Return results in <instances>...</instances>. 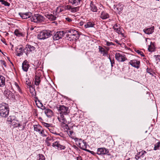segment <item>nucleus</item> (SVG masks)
<instances>
[{"instance_id":"obj_1","label":"nucleus","mask_w":160,"mask_h":160,"mask_svg":"<svg viewBox=\"0 0 160 160\" xmlns=\"http://www.w3.org/2000/svg\"><path fill=\"white\" fill-rule=\"evenodd\" d=\"M57 108L60 112V117L58 118L59 121L65 124L66 121L63 115H66L69 113L68 108L64 105H59V107H57Z\"/></svg>"},{"instance_id":"obj_2","label":"nucleus","mask_w":160,"mask_h":160,"mask_svg":"<svg viewBox=\"0 0 160 160\" xmlns=\"http://www.w3.org/2000/svg\"><path fill=\"white\" fill-rule=\"evenodd\" d=\"M9 109L8 105L4 103L0 105V115L4 118L7 117L8 115Z\"/></svg>"},{"instance_id":"obj_3","label":"nucleus","mask_w":160,"mask_h":160,"mask_svg":"<svg viewBox=\"0 0 160 160\" xmlns=\"http://www.w3.org/2000/svg\"><path fill=\"white\" fill-rule=\"evenodd\" d=\"M44 17L39 14H34L32 15L30 18L32 22L37 23L42 22L44 21Z\"/></svg>"},{"instance_id":"obj_4","label":"nucleus","mask_w":160,"mask_h":160,"mask_svg":"<svg viewBox=\"0 0 160 160\" xmlns=\"http://www.w3.org/2000/svg\"><path fill=\"white\" fill-rule=\"evenodd\" d=\"M52 32L50 31L43 30L40 32L38 35L39 39H44L50 37L52 35Z\"/></svg>"},{"instance_id":"obj_5","label":"nucleus","mask_w":160,"mask_h":160,"mask_svg":"<svg viewBox=\"0 0 160 160\" xmlns=\"http://www.w3.org/2000/svg\"><path fill=\"white\" fill-rule=\"evenodd\" d=\"M115 58L118 62H123L127 60V58L125 55L119 53H116Z\"/></svg>"},{"instance_id":"obj_6","label":"nucleus","mask_w":160,"mask_h":160,"mask_svg":"<svg viewBox=\"0 0 160 160\" xmlns=\"http://www.w3.org/2000/svg\"><path fill=\"white\" fill-rule=\"evenodd\" d=\"M36 48L35 46L30 44H28L26 45L25 49V53L27 55L30 52H32L35 51Z\"/></svg>"},{"instance_id":"obj_7","label":"nucleus","mask_w":160,"mask_h":160,"mask_svg":"<svg viewBox=\"0 0 160 160\" xmlns=\"http://www.w3.org/2000/svg\"><path fill=\"white\" fill-rule=\"evenodd\" d=\"M64 35V31H61L57 32L53 36V38L54 40H57L61 39Z\"/></svg>"},{"instance_id":"obj_8","label":"nucleus","mask_w":160,"mask_h":160,"mask_svg":"<svg viewBox=\"0 0 160 160\" xmlns=\"http://www.w3.org/2000/svg\"><path fill=\"white\" fill-rule=\"evenodd\" d=\"M19 15L23 19H28V21H30V18L32 17V13L30 12H28L26 13L19 12Z\"/></svg>"},{"instance_id":"obj_9","label":"nucleus","mask_w":160,"mask_h":160,"mask_svg":"<svg viewBox=\"0 0 160 160\" xmlns=\"http://www.w3.org/2000/svg\"><path fill=\"white\" fill-rule=\"evenodd\" d=\"M112 29L118 34H120L123 36V33H122V29L120 28L119 24L116 23L113 25L112 27Z\"/></svg>"},{"instance_id":"obj_10","label":"nucleus","mask_w":160,"mask_h":160,"mask_svg":"<svg viewBox=\"0 0 160 160\" xmlns=\"http://www.w3.org/2000/svg\"><path fill=\"white\" fill-rule=\"evenodd\" d=\"M109 152L108 149L104 148H98L97 150V153L99 155L107 154Z\"/></svg>"},{"instance_id":"obj_11","label":"nucleus","mask_w":160,"mask_h":160,"mask_svg":"<svg viewBox=\"0 0 160 160\" xmlns=\"http://www.w3.org/2000/svg\"><path fill=\"white\" fill-rule=\"evenodd\" d=\"M15 50L17 53V56L19 57L22 55L25 51V48H23L22 46H18L16 48Z\"/></svg>"},{"instance_id":"obj_12","label":"nucleus","mask_w":160,"mask_h":160,"mask_svg":"<svg viewBox=\"0 0 160 160\" xmlns=\"http://www.w3.org/2000/svg\"><path fill=\"white\" fill-rule=\"evenodd\" d=\"M129 63L132 67L137 69L140 67V61L135 59L130 60Z\"/></svg>"},{"instance_id":"obj_13","label":"nucleus","mask_w":160,"mask_h":160,"mask_svg":"<svg viewBox=\"0 0 160 160\" xmlns=\"http://www.w3.org/2000/svg\"><path fill=\"white\" fill-rule=\"evenodd\" d=\"M63 8L64 9L69 10L72 12H76L78 11L79 9V7L72 8L71 6L69 5L65 6Z\"/></svg>"},{"instance_id":"obj_14","label":"nucleus","mask_w":160,"mask_h":160,"mask_svg":"<svg viewBox=\"0 0 160 160\" xmlns=\"http://www.w3.org/2000/svg\"><path fill=\"white\" fill-rule=\"evenodd\" d=\"M52 146L54 148H57L58 149L60 150H64L66 148V147L65 146L61 144L58 141H56L53 143Z\"/></svg>"},{"instance_id":"obj_15","label":"nucleus","mask_w":160,"mask_h":160,"mask_svg":"<svg viewBox=\"0 0 160 160\" xmlns=\"http://www.w3.org/2000/svg\"><path fill=\"white\" fill-rule=\"evenodd\" d=\"M29 67V64L27 60H25L23 62L22 64V68L24 71L27 72Z\"/></svg>"},{"instance_id":"obj_16","label":"nucleus","mask_w":160,"mask_h":160,"mask_svg":"<svg viewBox=\"0 0 160 160\" xmlns=\"http://www.w3.org/2000/svg\"><path fill=\"white\" fill-rule=\"evenodd\" d=\"M4 94L6 96V97L8 99H10L11 96L13 98H15V97L14 95H12L13 94L12 92L7 89L5 90L4 92Z\"/></svg>"},{"instance_id":"obj_17","label":"nucleus","mask_w":160,"mask_h":160,"mask_svg":"<svg viewBox=\"0 0 160 160\" xmlns=\"http://www.w3.org/2000/svg\"><path fill=\"white\" fill-rule=\"evenodd\" d=\"M154 27L152 26L149 28H146L143 29V32L147 34H150L154 32Z\"/></svg>"},{"instance_id":"obj_18","label":"nucleus","mask_w":160,"mask_h":160,"mask_svg":"<svg viewBox=\"0 0 160 160\" xmlns=\"http://www.w3.org/2000/svg\"><path fill=\"white\" fill-rule=\"evenodd\" d=\"M77 32L76 30L74 29H70L67 30L65 32H64V35L66 34V36L69 38H70V35H72L75 34Z\"/></svg>"},{"instance_id":"obj_19","label":"nucleus","mask_w":160,"mask_h":160,"mask_svg":"<svg viewBox=\"0 0 160 160\" xmlns=\"http://www.w3.org/2000/svg\"><path fill=\"white\" fill-rule=\"evenodd\" d=\"M70 38H69L71 39H70V41H75L78 39L79 37V35L78 32L77 31L76 33H75L74 34L70 35Z\"/></svg>"},{"instance_id":"obj_20","label":"nucleus","mask_w":160,"mask_h":160,"mask_svg":"<svg viewBox=\"0 0 160 160\" xmlns=\"http://www.w3.org/2000/svg\"><path fill=\"white\" fill-rule=\"evenodd\" d=\"M82 0H69V2L72 5L78 6L80 5Z\"/></svg>"},{"instance_id":"obj_21","label":"nucleus","mask_w":160,"mask_h":160,"mask_svg":"<svg viewBox=\"0 0 160 160\" xmlns=\"http://www.w3.org/2000/svg\"><path fill=\"white\" fill-rule=\"evenodd\" d=\"M100 17L102 19L104 20L108 18L109 17V15L106 12L103 11L101 12Z\"/></svg>"},{"instance_id":"obj_22","label":"nucleus","mask_w":160,"mask_h":160,"mask_svg":"<svg viewBox=\"0 0 160 160\" xmlns=\"http://www.w3.org/2000/svg\"><path fill=\"white\" fill-rule=\"evenodd\" d=\"M5 78L3 76L0 75V87H3L5 85Z\"/></svg>"},{"instance_id":"obj_23","label":"nucleus","mask_w":160,"mask_h":160,"mask_svg":"<svg viewBox=\"0 0 160 160\" xmlns=\"http://www.w3.org/2000/svg\"><path fill=\"white\" fill-rule=\"evenodd\" d=\"M90 7L91 10L93 12H95L97 11V8L96 6L93 4V2L92 1L91 2Z\"/></svg>"},{"instance_id":"obj_24","label":"nucleus","mask_w":160,"mask_h":160,"mask_svg":"<svg viewBox=\"0 0 160 160\" xmlns=\"http://www.w3.org/2000/svg\"><path fill=\"white\" fill-rule=\"evenodd\" d=\"M40 76L37 75L35 76V80L34 81L35 84L37 86H38L41 82Z\"/></svg>"},{"instance_id":"obj_25","label":"nucleus","mask_w":160,"mask_h":160,"mask_svg":"<svg viewBox=\"0 0 160 160\" xmlns=\"http://www.w3.org/2000/svg\"><path fill=\"white\" fill-rule=\"evenodd\" d=\"M45 113L48 117H51L53 114L52 110L49 109L47 108L44 111Z\"/></svg>"},{"instance_id":"obj_26","label":"nucleus","mask_w":160,"mask_h":160,"mask_svg":"<svg viewBox=\"0 0 160 160\" xmlns=\"http://www.w3.org/2000/svg\"><path fill=\"white\" fill-rule=\"evenodd\" d=\"M45 15L46 17L51 21L55 20L56 18V17L52 14H47Z\"/></svg>"},{"instance_id":"obj_27","label":"nucleus","mask_w":160,"mask_h":160,"mask_svg":"<svg viewBox=\"0 0 160 160\" xmlns=\"http://www.w3.org/2000/svg\"><path fill=\"white\" fill-rule=\"evenodd\" d=\"M34 129L35 131L40 132L42 130V127L39 125H33Z\"/></svg>"},{"instance_id":"obj_28","label":"nucleus","mask_w":160,"mask_h":160,"mask_svg":"<svg viewBox=\"0 0 160 160\" xmlns=\"http://www.w3.org/2000/svg\"><path fill=\"white\" fill-rule=\"evenodd\" d=\"M123 7V5L120 3H119L116 6V9L119 12H121L122 10Z\"/></svg>"},{"instance_id":"obj_29","label":"nucleus","mask_w":160,"mask_h":160,"mask_svg":"<svg viewBox=\"0 0 160 160\" xmlns=\"http://www.w3.org/2000/svg\"><path fill=\"white\" fill-rule=\"evenodd\" d=\"M94 25L95 24L93 22H88L85 25L84 27L86 28H92L93 27Z\"/></svg>"},{"instance_id":"obj_30","label":"nucleus","mask_w":160,"mask_h":160,"mask_svg":"<svg viewBox=\"0 0 160 160\" xmlns=\"http://www.w3.org/2000/svg\"><path fill=\"white\" fill-rule=\"evenodd\" d=\"M14 33L16 36L18 37L22 36L23 35V34L17 29L15 30Z\"/></svg>"},{"instance_id":"obj_31","label":"nucleus","mask_w":160,"mask_h":160,"mask_svg":"<svg viewBox=\"0 0 160 160\" xmlns=\"http://www.w3.org/2000/svg\"><path fill=\"white\" fill-rule=\"evenodd\" d=\"M99 51L103 54V55H105L106 54V51L105 49L102 47L99 46Z\"/></svg>"},{"instance_id":"obj_32","label":"nucleus","mask_w":160,"mask_h":160,"mask_svg":"<svg viewBox=\"0 0 160 160\" xmlns=\"http://www.w3.org/2000/svg\"><path fill=\"white\" fill-rule=\"evenodd\" d=\"M15 117L14 116H10L7 118V121L8 122H12L13 121H15Z\"/></svg>"},{"instance_id":"obj_33","label":"nucleus","mask_w":160,"mask_h":160,"mask_svg":"<svg viewBox=\"0 0 160 160\" xmlns=\"http://www.w3.org/2000/svg\"><path fill=\"white\" fill-rule=\"evenodd\" d=\"M147 152L145 151L142 150L141 152H139L138 153L141 158H143L144 157L145 154Z\"/></svg>"},{"instance_id":"obj_34","label":"nucleus","mask_w":160,"mask_h":160,"mask_svg":"<svg viewBox=\"0 0 160 160\" xmlns=\"http://www.w3.org/2000/svg\"><path fill=\"white\" fill-rule=\"evenodd\" d=\"M87 146H83L82 147H80V148L88 152H90L91 154H92L94 153L93 151H91L89 150L86 149Z\"/></svg>"},{"instance_id":"obj_35","label":"nucleus","mask_w":160,"mask_h":160,"mask_svg":"<svg viewBox=\"0 0 160 160\" xmlns=\"http://www.w3.org/2000/svg\"><path fill=\"white\" fill-rule=\"evenodd\" d=\"M38 160H45V158L44 155L42 154H39Z\"/></svg>"},{"instance_id":"obj_36","label":"nucleus","mask_w":160,"mask_h":160,"mask_svg":"<svg viewBox=\"0 0 160 160\" xmlns=\"http://www.w3.org/2000/svg\"><path fill=\"white\" fill-rule=\"evenodd\" d=\"M160 142H158L157 143H156L154 146V150H156L158 149L160 146Z\"/></svg>"},{"instance_id":"obj_37","label":"nucleus","mask_w":160,"mask_h":160,"mask_svg":"<svg viewBox=\"0 0 160 160\" xmlns=\"http://www.w3.org/2000/svg\"><path fill=\"white\" fill-rule=\"evenodd\" d=\"M109 59L111 62V66L112 67L113 66V64H115L114 60L113 58L112 59L110 56L109 57Z\"/></svg>"},{"instance_id":"obj_38","label":"nucleus","mask_w":160,"mask_h":160,"mask_svg":"<svg viewBox=\"0 0 160 160\" xmlns=\"http://www.w3.org/2000/svg\"><path fill=\"white\" fill-rule=\"evenodd\" d=\"M14 85L17 88V89H18V91L19 92L22 93L21 90L18 84L16 82H14Z\"/></svg>"},{"instance_id":"obj_39","label":"nucleus","mask_w":160,"mask_h":160,"mask_svg":"<svg viewBox=\"0 0 160 160\" xmlns=\"http://www.w3.org/2000/svg\"><path fill=\"white\" fill-rule=\"evenodd\" d=\"M135 51L138 54H139L141 56H142V57H144V54H143V53L142 52L139 51L138 50H136Z\"/></svg>"},{"instance_id":"obj_40","label":"nucleus","mask_w":160,"mask_h":160,"mask_svg":"<svg viewBox=\"0 0 160 160\" xmlns=\"http://www.w3.org/2000/svg\"><path fill=\"white\" fill-rule=\"evenodd\" d=\"M105 42H106V45L107 46H109L111 45H115V44L112 42H110L105 40Z\"/></svg>"},{"instance_id":"obj_41","label":"nucleus","mask_w":160,"mask_h":160,"mask_svg":"<svg viewBox=\"0 0 160 160\" xmlns=\"http://www.w3.org/2000/svg\"><path fill=\"white\" fill-rule=\"evenodd\" d=\"M79 145H80V147H82L83 146H87V143L86 142L84 141V140H83L82 141V143H79Z\"/></svg>"},{"instance_id":"obj_42","label":"nucleus","mask_w":160,"mask_h":160,"mask_svg":"<svg viewBox=\"0 0 160 160\" xmlns=\"http://www.w3.org/2000/svg\"><path fill=\"white\" fill-rule=\"evenodd\" d=\"M42 124L46 127L48 129V128H50V125L49 124L46 123L45 122H43L42 123Z\"/></svg>"},{"instance_id":"obj_43","label":"nucleus","mask_w":160,"mask_h":160,"mask_svg":"<svg viewBox=\"0 0 160 160\" xmlns=\"http://www.w3.org/2000/svg\"><path fill=\"white\" fill-rule=\"evenodd\" d=\"M40 134H41L43 137H46L47 136V135L45 134L44 133V130H41L40 132Z\"/></svg>"},{"instance_id":"obj_44","label":"nucleus","mask_w":160,"mask_h":160,"mask_svg":"<svg viewBox=\"0 0 160 160\" xmlns=\"http://www.w3.org/2000/svg\"><path fill=\"white\" fill-rule=\"evenodd\" d=\"M3 4H4L5 6H10V3H8V2L6 1H4L3 3H2Z\"/></svg>"},{"instance_id":"obj_45","label":"nucleus","mask_w":160,"mask_h":160,"mask_svg":"<svg viewBox=\"0 0 160 160\" xmlns=\"http://www.w3.org/2000/svg\"><path fill=\"white\" fill-rule=\"evenodd\" d=\"M26 83L28 86L30 88L32 87L31 85V82L29 81H26Z\"/></svg>"},{"instance_id":"obj_46","label":"nucleus","mask_w":160,"mask_h":160,"mask_svg":"<svg viewBox=\"0 0 160 160\" xmlns=\"http://www.w3.org/2000/svg\"><path fill=\"white\" fill-rule=\"evenodd\" d=\"M0 61L1 62V64L3 65L5 67H7L6 63L4 60H1Z\"/></svg>"},{"instance_id":"obj_47","label":"nucleus","mask_w":160,"mask_h":160,"mask_svg":"<svg viewBox=\"0 0 160 160\" xmlns=\"http://www.w3.org/2000/svg\"><path fill=\"white\" fill-rule=\"evenodd\" d=\"M48 130L49 131L52 133H54L55 131L53 129L52 127H50V128H48Z\"/></svg>"},{"instance_id":"obj_48","label":"nucleus","mask_w":160,"mask_h":160,"mask_svg":"<svg viewBox=\"0 0 160 160\" xmlns=\"http://www.w3.org/2000/svg\"><path fill=\"white\" fill-rule=\"evenodd\" d=\"M154 57L156 58V60H160V56L159 55H154Z\"/></svg>"},{"instance_id":"obj_49","label":"nucleus","mask_w":160,"mask_h":160,"mask_svg":"<svg viewBox=\"0 0 160 160\" xmlns=\"http://www.w3.org/2000/svg\"><path fill=\"white\" fill-rule=\"evenodd\" d=\"M135 158L136 159L138 160L139 158H141L140 157L139 155H138V153H137V154L135 155Z\"/></svg>"},{"instance_id":"obj_50","label":"nucleus","mask_w":160,"mask_h":160,"mask_svg":"<svg viewBox=\"0 0 160 160\" xmlns=\"http://www.w3.org/2000/svg\"><path fill=\"white\" fill-rule=\"evenodd\" d=\"M41 107L42 108H41V109L42 110H45L46 109V107L44 106L42 103H41Z\"/></svg>"},{"instance_id":"obj_51","label":"nucleus","mask_w":160,"mask_h":160,"mask_svg":"<svg viewBox=\"0 0 160 160\" xmlns=\"http://www.w3.org/2000/svg\"><path fill=\"white\" fill-rule=\"evenodd\" d=\"M66 20L68 22H70L72 21V20L71 18L68 17L66 18Z\"/></svg>"},{"instance_id":"obj_52","label":"nucleus","mask_w":160,"mask_h":160,"mask_svg":"<svg viewBox=\"0 0 160 160\" xmlns=\"http://www.w3.org/2000/svg\"><path fill=\"white\" fill-rule=\"evenodd\" d=\"M52 140V139L49 138V137H48L47 138L46 140L45 141H48L49 142V141H50Z\"/></svg>"},{"instance_id":"obj_53","label":"nucleus","mask_w":160,"mask_h":160,"mask_svg":"<svg viewBox=\"0 0 160 160\" xmlns=\"http://www.w3.org/2000/svg\"><path fill=\"white\" fill-rule=\"evenodd\" d=\"M45 142L47 146H50L51 144L48 141H45Z\"/></svg>"},{"instance_id":"obj_54","label":"nucleus","mask_w":160,"mask_h":160,"mask_svg":"<svg viewBox=\"0 0 160 160\" xmlns=\"http://www.w3.org/2000/svg\"><path fill=\"white\" fill-rule=\"evenodd\" d=\"M77 160H82V157L81 156H78L77 157Z\"/></svg>"},{"instance_id":"obj_55","label":"nucleus","mask_w":160,"mask_h":160,"mask_svg":"<svg viewBox=\"0 0 160 160\" xmlns=\"http://www.w3.org/2000/svg\"><path fill=\"white\" fill-rule=\"evenodd\" d=\"M53 134H54L56 135L60 136V133H57L56 131H54V133H53Z\"/></svg>"},{"instance_id":"obj_56","label":"nucleus","mask_w":160,"mask_h":160,"mask_svg":"<svg viewBox=\"0 0 160 160\" xmlns=\"http://www.w3.org/2000/svg\"><path fill=\"white\" fill-rule=\"evenodd\" d=\"M150 49H152V47L149 46V48H148V50L149 51H152V50H150Z\"/></svg>"},{"instance_id":"obj_57","label":"nucleus","mask_w":160,"mask_h":160,"mask_svg":"<svg viewBox=\"0 0 160 160\" xmlns=\"http://www.w3.org/2000/svg\"><path fill=\"white\" fill-rule=\"evenodd\" d=\"M115 42L117 44H119V41L118 40H115Z\"/></svg>"},{"instance_id":"obj_58","label":"nucleus","mask_w":160,"mask_h":160,"mask_svg":"<svg viewBox=\"0 0 160 160\" xmlns=\"http://www.w3.org/2000/svg\"><path fill=\"white\" fill-rule=\"evenodd\" d=\"M73 133V132L72 131H70L69 132V134L70 135H72V133Z\"/></svg>"},{"instance_id":"obj_59","label":"nucleus","mask_w":160,"mask_h":160,"mask_svg":"<svg viewBox=\"0 0 160 160\" xmlns=\"http://www.w3.org/2000/svg\"><path fill=\"white\" fill-rule=\"evenodd\" d=\"M5 1L4 0H0V2H2V3H3L4 1Z\"/></svg>"},{"instance_id":"obj_60","label":"nucleus","mask_w":160,"mask_h":160,"mask_svg":"<svg viewBox=\"0 0 160 160\" xmlns=\"http://www.w3.org/2000/svg\"><path fill=\"white\" fill-rule=\"evenodd\" d=\"M7 59L12 64V62L10 61V58L9 57H7Z\"/></svg>"},{"instance_id":"obj_61","label":"nucleus","mask_w":160,"mask_h":160,"mask_svg":"<svg viewBox=\"0 0 160 160\" xmlns=\"http://www.w3.org/2000/svg\"><path fill=\"white\" fill-rule=\"evenodd\" d=\"M78 139H79V138H76L75 139V140L76 141H78Z\"/></svg>"},{"instance_id":"obj_62","label":"nucleus","mask_w":160,"mask_h":160,"mask_svg":"<svg viewBox=\"0 0 160 160\" xmlns=\"http://www.w3.org/2000/svg\"><path fill=\"white\" fill-rule=\"evenodd\" d=\"M21 126V125L19 123H18L17 124V126L20 127Z\"/></svg>"},{"instance_id":"obj_63","label":"nucleus","mask_w":160,"mask_h":160,"mask_svg":"<svg viewBox=\"0 0 160 160\" xmlns=\"http://www.w3.org/2000/svg\"><path fill=\"white\" fill-rule=\"evenodd\" d=\"M82 141V139L81 138V139H78V141L79 142H81V141Z\"/></svg>"},{"instance_id":"obj_64","label":"nucleus","mask_w":160,"mask_h":160,"mask_svg":"<svg viewBox=\"0 0 160 160\" xmlns=\"http://www.w3.org/2000/svg\"><path fill=\"white\" fill-rule=\"evenodd\" d=\"M34 28L32 27L31 28H30V29L31 30H32Z\"/></svg>"}]
</instances>
